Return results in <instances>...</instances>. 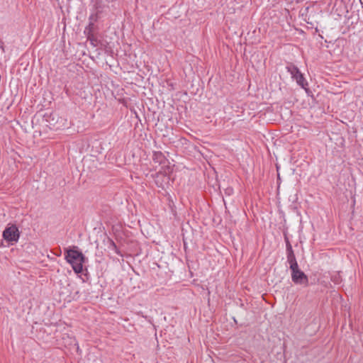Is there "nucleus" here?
Masks as SVG:
<instances>
[{"mask_svg":"<svg viewBox=\"0 0 363 363\" xmlns=\"http://www.w3.org/2000/svg\"><path fill=\"white\" fill-rule=\"evenodd\" d=\"M288 72L291 75V78L296 80V83L305 90H308V82L304 78L303 74L301 72L299 69L292 63L286 66Z\"/></svg>","mask_w":363,"mask_h":363,"instance_id":"obj_2","label":"nucleus"},{"mask_svg":"<svg viewBox=\"0 0 363 363\" xmlns=\"http://www.w3.org/2000/svg\"><path fill=\"white\" fill-rule=\"evenodd\" d=\"M62 339L64 340L65 344L69 345H77V341L74 337H70L68 334H65Z\"/></svg>","mask_w":363,"mask_h":363,"instance_id":"obj_6","label":"nucleus"},{"mask_svg":"<svg viewBox=\"0 0 363 363\" xmlns=\"http://www.w3.org/2000/svg\"><path fill=\"white\" fill-rule=\"evenodd\" d=\"M289 267L291 271V273H295V272H298L300 270L297 262L290 264Z\"/></svg>","mask_w":363,"mask_h":363,"instance_id":"obj_8","label":"nucleus"},{"mask_svg":"<svg viewBox=\"0 0 363 363\" xmlns=\"http://www.w3.org/2000/svg\"><path fill=\"white\" fill-rule=\"evenodd\" d=\"M286 251H287V262H289V264H290L291 263L297 262L295 255L292 250V247L290 244L287 245Z\"/></svg>","mask_w":363,"mask_h":363,"instance_id":"obj_5","label":"nucleus"},{"mask_svg":"<svg viewBox=\"0 0 363 363\" xmlns=\"http://www.w3.org/2000/svg\"><path fill=\"white\" fill-rule=\"evenodd\" d=\"M20 237V233L15 225H9L3 232V238L9 242H16Z\"/></svg>","mask_w":363,"mask_h":363,"instance_id":"obj_3","label":"nucleus"},{"mask_svg":"<svg viewBox=\"0 0 363 363\" xmlns=\"http://www.w3.org/2000/svg\"><path fill=\"white\" fill-rule=\"evenodd\" d=\"M291 279L296 284L303 285L305 286L308 285V278L301 270L291 273Z\"/></svg>","mask_w":363,"mask_h":363,"instance_id":"obj_4","label":"nucleus"},{"mask_svg":"<svg viewBox=\"0 0 363 363\" xmlns=\"http://www.w3.org/2000/svg\"><path fill=\"white\" fill-rule=\"evenodd\" d=\"M65 259L72 265L75 273L79 274L82 272L85 257L81 252L76 250H66Z\"/></svg>","mask_w":363,"mask_h":363,"instance_id":"obj_1","label":"nucleus"},{"mask_svg":"<svg viewBox=\"0 0 363 363\" xmlns=\"http://www.w3.org/2000/svg\"><path fill=\"white\" fill-rule=\"evenodd\" d=\"M161 157H162V152H155V154H154V160H160Z\"/></svg>","mask_w":363,"mask_h":363,"instance_id":"obj_10","label":"nucleus"},{"mask_svg":"<svg viewBox=\"0 0 363 363\" xmlns=\"http://www.w3.org/2000/svg\"><path fill=\"white\" fill-rule=\"evenodd\" d=\"M94 23L93 22H89L87 27H86L84 33L88 35V38H90L91 33L94 28Z\"/></svg>","mask_w":363,"mask_h":363,"instance_id":"obj_7","label":"nucleus"},{"mask_svg":"<svg viewBox=\"0 0 363 363\" xmlns=\"http://www.w3.org/2000/svg\"><path fill=\"white\" fill-rule=\"evenodd\" d=\"M89 22H93L94 23L95 21L97 20V16L92 14L89 16Z\"/></svg>","mask_w":363,"mask_h":363,"instance_id":"obj_9","label":"nucleus"}]
</instances>
